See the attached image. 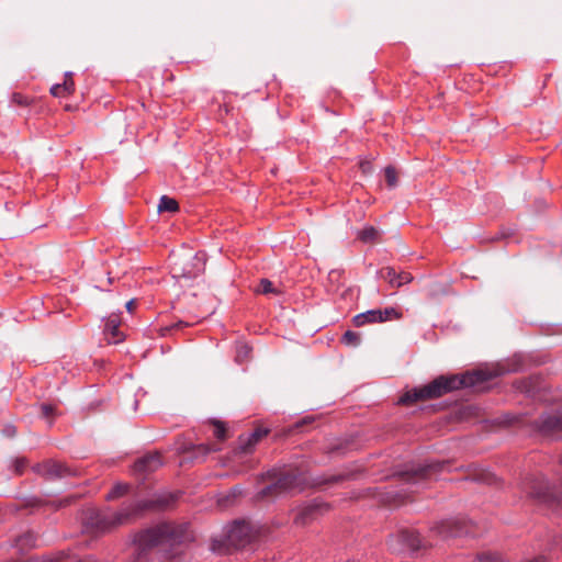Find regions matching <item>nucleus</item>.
Here are the masks:
<instances>
[{
    "label": "nucleus",
    "instance_id": "4c0bfd02",
    "mask_svg": "<svg viewBox=\"0 0 562 562\" xmlns=\"http://www.w3.org/2000/svg\"><path fill=\"white\" fill-rule=\"evenodd\" d=\"M336 274L335 271H330L329 277L333 278Z\"/></svg>",
    "mask_w": 562,
    "mask_h": 562
},
{
    "label": "nucleus",
    "instance_id": "4be33fe9",
    "mask_svg": "<svg viewBox=\"0 0 562 562\" xmlns=\"http://www.w3.org/2000/svg\"><path fill=\"white\" fill-rule=\"evenodd\" d=\"M341 342L346 346L357 347L360 344V335L352 330H347L342 337Z\"/></svg>",
    "mask_w": 562,
    "mask_h": 562
},
{
    "label": "nucleus",
    "instance_id": "c756f323",
    "mask_svg": "<svg viewBox=\"0 0 562 562\" xmlns=\"http://www.w3.org/2000/svg\"><path fill=\"white\" fill-rule=\"evenodd\" d=\"M198 451L202 454V456H205L212 451H218L220 450V447L216 446V445H210V443H202V445H199L196 447Z\"/></svg>",
    "mask_w": 562,
    "mask_h": 562
},
{
    "label": "nucleus",
    "instance_id": "a878e982",
    "mask_svg": "<svg viewBox=\"0 0 562 562\" xmlns=\"http://www.w3.org/2000/svg\"><path fill=\"white\" fill-rule=\"evenodd\" d=\"M213 425H214V430H213L214 437L216 439H218L220 441L225 440L226 432H227L225 425L221 422H213Z\"/></svg>",
    "mask_w": 562,
    "mask_h": 562
},
{
    "label": "nucleus",
    "instance_id": "f257e3e1",
    "mask_svg": "<svg viewBox=\"0 0 562 562\" xmlns=\"http://www.w3.org/2000/svg\"><path fill=\"white\" fill-rule=\"evenodd\" d=\"M179 493L161 492L153 495L147 501L133 502L124 505L120 510L90 509L87 516V524L97 530L104 531L112 527L122 525L138 513L146 509H165L176 502Z\"/></svg>",
    "mask_w": 562,
    "mask_h": 562
},
{
    "label": "nucleus",
    "instance_id": "6ab92c4d",
    "mask_svg": "<svg viewBox=\"0 0 562 562\" xmlns=\"http://www.w3.org/2000/svg\"><path fill=\"white\" fill-rule=\"evenodd\" d=\"M442 467L443 464L440 463L427 464L425 467H419L416 470H414L412 475L425 479L428 477L432 471H439Z\"/></svg>",
    "mask_w": 562,
    "mask_h": 562
},
{
    "label": "nucleus",
    "instance_id": "dca6fc26",
    "mask_svg": "<svg viewBox=\"0 0 562 562\" xmlns=\"http://www.w3.org/2000/svg\"><path fill=\"white\" fill-rule=\"evenodd\" d=\"M291 487H292V484L290 482V477L284 476L282 479H279L276 484L265 487L260 492V495H261V497H265V496L272 494V492H274L276 490H280V488L286 490V488H291Z\"/></svg>",
    "mask_w": 562,
    "mask_h": 562
},
{
    "label": "nucleus",
    "instance_id": "7ed1b4c3",
    "mask_svg": "<svg viewBox=\"0 0 562 562\" xmlns=\"http://www.w3.org/2000/svg\"><path fill=\"white\" fill-rule=\"evenodd\" d=\"M187 539V526L161 522L155 527L139 532L135 541L142 549L153 548L160 544L176 546Z\"/></svg>",
    "mask_w": 562,
    "mask_h": 562
},
{
    "label": "nucleus",
    "instance_id": "9d476101",
    "mask_svg": "<svg viewBox=\"0 0 562 562\" xmlns=\"http://www.w3.org/2000/svg\"><path fill=\"white\" fill-rule=\"evenodd\" d=\"M162 464V459L159 453H153L138 459L134 463V472L149 473L156 471Z\"/></svg>",
    "mask_w": 562,
    "mask_h": 562
},
{
    "label": "nucleus",
    "instance_id": "39448f33",
    "mask_svg": "<svg viewBox=\"0 0 562 562\" xmlns=\"http://www.w3.org/2000/svg\"><path fill=\"white\" fill-rule=\"evenodd\" d=\"M521 492L539 503H550L552 493L550 486L543 476L529 475L520 483Z\"/></svg>",
    "mask_w": 562,
    "mask_h": 562
},
{
    "label": "nucleus",
    "instance_id": "412c9836",
    "mask_svg": "<svg viewBox=\"0 0 562 562\" xmlns=\"http://www.w3.org/2000/svg\"><path fill=\"white\" fill-rule=\"evenodd\" d=\"M128 491V485L123 483L115 484L112 490L108 493L106 499L112 501L125 495Z\"/></svg>",
    "mask_w": 562,
    "mask_h": 562
},
{
    "label": "nucleus",
    "instance_id": "f03ea898",
    "mask_svg": "<svg viewBox=\"0 0 562 562\" xmlns=\"http://www.w3.org/2000/svg\"><path fill=\"white\" fill-rule=\"evenodd\" d=\"M484 380V373L481 371L468 372L461 375H440L427 385L405 392L400 397L398 403L406 405L417 401L437 398L451 391L473 386Z\"/></svg>",
    "mask_w": 562,
    "mask_h": 562
},
{
    "label": "nucleus",
    "instance_id": "72a5a7b5",
    "mask_svg": "<svg viewBox=\"0 0 562 562\" xmlns=\"http://www.w3.org/2000/svg\"><path fill=\"white\" fill-rule=\"evenodd\" d=\"M2 432L4 436L12 438L16 434V428L14 425L9 424V425L4 426V428L2 429Z\"/></svg>",
    "mask_w": 562,
    "mask_h": 562
},
{
    "label": "nucleus",
    "instance_id": "f3484780",
    "mask_svg": "<svg viewBox=\"0 0 562 562\" xmlns=\"http://www.w3.org/2000/svg\"><path fill=\"white\" fill-rule=\"evenodd\" d=\"M317 505L308 506L302 512L297 513L294 519L296 525H306L308 521L315 518L317 513H314Z\"/></svg>",
    "mask_w": 562,
    "mask_h": 562
},
{
    "label": "nucleus",
    "instance_id": "1a4fd4ad",
    "mask_svg": "<svg viewBox=\"0 0 562 562\" xmlns=\"http://www.w3.org/2000/svg\"><path fill=\"white\" fill-rule=\"evenodd\" d=\"M34 471L45 479L53 480L70 474L69 469L55 461H46L34 467Z\"/></svg>",
    "mask_w": 562,
    "mask_h": 562
},
{
    "label": "nucleus",
    "instance_id": "20e7f679",
    "mask_svg": "<svg viewBox=\"0 0 562 562\" xmlns=\"http://www.w3.org/2000/svg\"><path fill=\"white\" fill-rule=\"evenodd\" d=\"M257 532L246 521H235L232 524L225 536L226 548L225 550L217 546V541L213 542L212 549L218 553L229 551L233 549H241L249 544L255 538Z\"/></svg>",
    "mask_w": 562,
    "mask_h": 562
},
{
    "label": "nucleus",
    "instance_id": "0eeeda50",
    "mask_svg": "<svg viewBox=\"0 0 562 562\" xmlns=\"http://www.w3.org/2000/svg\"><path fill=\"white\" fill-rule=\"evenodd\" d=\"M205 262L198 254L188 258H179L171 268L175 278L193 279L204 271Z\"/></svg>",
    "mask_w": 562,
    "mask_h": 562
},
{
    "label": "nucleus",
    "instance_id": "473e14b6",
    "mask_svg": "<svg viewBox=\"0 0 562 562\" xmlns=\"http://www.w3.org/2000/svg\"><path fill=\"white\" fill-rule=\"evenodd\" d=\"M41 412L44 417H49L54 414L55 407L50 404H42L41 405Z\"/></svg>",
    "mask_w": 562,
    "mask_h": 562
},
{
    "label": "nucleus",
    "instance_id": "f704fd0d",
    "mask_svg": "<svg viewBox=\"0 0 562 562\" xmlns=\"http://www.w3.org/2000/svg\"><path fill=\"white\" fill-rule=\"evenodd\" d=\"M33 542L34 541V536L32 533H26V535H23L21 536L19 539H18V546H22L24 542Z\"/></svg>",
    "mask_w": 562,
    "mask_h": 562
},
{
    "label": "nucleus",
    "instance_id": "b1692460",
    "mask_svg": "<svg viewBox=\"0 0 562 562\" xmlns=\"http://www.w3.org/2000/svg\"><path fill=\"white\" fill-rule=\"evenodd\" d=\"M257 443L254 442V438H250V434L239 437V449L241 452H249Z\"/></svg>",
    "mask_w": 562,
    "mask_h": 562
},
{
    "label": "nucleus",
    "instance_id": "aec40b11",
    "mask_svg": "<svg viewBox=\"0 0 562 562\" xmlns=\"http://www.w3.org/2000/svg\"><path fill=\"white\" fill-rule=\"evenodd\" d=\"M379 232L373 227L369 226L358 233V238L363 243L374 241L378 238Z\"/></svg>",
    "mask_w": 562,
    "mask_h": 562
},
{
    "label": "nucleus",
    "instance_id": "bb28decb",
    "mask_svg": "<svg viewBox=\"0 0 562 562\" xmlns=\"http://www.w3.org/2000/svg\"><path fill=\"white\" fill-rule=\"evenodd\" d=\"M385 179L391 188L397 184V172L394 167L389 166L385 168Z\"/></svg>",
    "mask_w": 562,
    "mask_h": 562
},
{
    "label": "nucleus",
    "instance_id": "ddd939ff",
    "mask_svg": "<svg viewBox=\"0 0 562 562\" xmlns=\"http://www.w3.org/2000/svg\"><path fill=\"white\" fill-rule=\"evenodd\" d=\"M432 531L437 532L442 538L448 537H458L463 533L460 521L456 519H449L438 522Z\"/></svg>",
    "mask_w": 562,
    "mask_h": 562
},
{
    "label": "nucleus",
    "instance_id": "cd10ccee",
    "mask_svg": "<svg viewBox=\"0 0 562 562\" xmlns=\"http://www.w3.org/2000/svg\"><path fill=\"white\" fill-rule=\"evenodd\" d=\"M477 562H504L498 553H482L477 557Z\"/></svg>",
    "mask_w": 562,
    "mask_h": 562
},
{
    "label": "nucleus",
    "instance_id": "c9c22d12",
    "mask_svg": "<svg viewBox=\"0 0 562 562\" xmlns=\"http://www.w3.org/2000/svg\"><path fill=\"white\" fill-rule=\"evenodd\" d=\"M249 352V348L247 345H243L238 348L237 358L247 357Z\"/></svg>",
    "mask_w": 562,
    "mask_h": 562
},
{
    "label": "nucleus",
    "instance_id": "4468645a",
    "mask_svg": "<svg viewBox=\"0 0 562 562\" xmlns=\"http://www.w3.org/2000/svg\"><path fill=\"white\" fill-rule=\"evenodd\" d=\"M75 91V82L72 80V72H66L64 82L54 85L50 88V93L57 98H66Z\"/></svg>",
    "mask_w": 562,
    "mask_h": 562
},
{
    "label": "nucleus",
    "instance_id": "7c9ffc66",
    "mask_svg": "<svg viewBox=\"0 0 562 562\" xmlns=\"http://www.w3.org/2000/svg\"><path fill=\"white\" fill-rule=\"evenodd\" d=\"M268 435L267 429L257 428L250 434V438H254V442H259L263 437Z\"/></svg>",
    "mask_w": 562,
    "mask_h": 562
},
{
    "label": "nucleus",
    "instance_id": "a211bd4d",
    "mask_svg": "<svg viewBox=\"0 0 562 562\" xmlns=\"http://www.w3.org/2000/svg\"><path fill=\"white\" fill-rule=\"evenodd\" d=\"M179 209L178 202L167 195H162L159 200L158 212H176Z\"/></svg>",
    "mask_w": 562,
    "mask_h": 562
},
{
    "label": "nucleus",
    "instance_id": "2f4dec72",
    "mask_svg": "<svg viewBox=\"0 0 562 562\" xmlns=\"http://www.w3.org/2000/svg\"><path fill=\"white\" fill-rule=\"evenodd\" d=\"M183 326H187V323H183V322L175 323L171 326H167V327L161 328L160 329V335L161 336H166L170 330L176 329V328H182Z\"/></svg>",
    "mask_w": 562,
    "mask_h": 562
},
{
    "label": "nucleus",
    "instance_id": "393cba45",
    "mask_svg": "<svg viewBox=\"0 0 562 562\" xmlns=\"http://www.w3.org/2000/svg\"><path fill=\"white\" fill-rule=\"evenodd\" d=\"M11 102L19 106H27L31 104L32 99L20 92H14L11 97Z\"/></svg>",
    "mask_w": 562,
    "mask_h": 562
},
{
    "label": "nucleus",
    "instance_id": "e433bc0d",
    "mask_svg": "<svg viewBox=\"0 0 562 562\" xmlns=\"http://www.w3.org/2000/svg\"><path fill=\"white\" fill-rule=\"evenodd\" d=\"M135 305V300H131L126 303V310L132 313Z\"/></svg>",
    "mask_w": 562,
    "mask_h": 562
},
{
    "label": "nucleus",
    "instance_id": "c85d7f7f",
    "mask_svg": "<svg viewBox=\"0 0 562 562\" xmlns=\"http://www.w3.org/2000/svg\"><path fill=\"white\" fill-rule=\"evenodd\" d=\"M27 465L25 458H16L13 460V469L16 474H22Z\"/></svg>",
    "mask_w": 562,
    "mask_h": 562
},
{
    "label": "nucleus",
    "instance_id": "5701e85b",
    "mask_svg": "<svg viewBox=\"0 0 562 562\" xmlns=\"http://www.w3.org/2000/svg\"><path fill=\"white\" fill-rule=\"evenodd\" d=\"M259 293L262 294H276L279 295L281 292L276 289L272 282L268 279H262L259 283L258 290Z\"/></svg>",
    "mask_w": 562,
    "mask_h": 562
},
{
    "label": "nucleus",
    "instance_id": "9b49d317",
    "mask_svg": "<svg viewBox=\"0 0 562 562\" xmlns=\"http://www.w3.org/2000/svg\"><path fill=\"white\" fill-rule=\"evenodd\" d=\"M121 319L117 315L108 317L104 324V335L109 344H119L123 341L124 336L120 331Z\"/></svg>",
    "mask_w": 562,
    "mask_h": 562
},
{
    "label": "nucleus",
    "instance_id": "423d86ee",
    "mask_svg": "<svg viewBox=\"0 0 562 562\" xmlns=\"http://www.w3.org/2000/svg\"><path fill=\"white\" fill-rule=\"evenodd\" d=\"M403 314L395 307H385L383 310H369L367 312L357 314L352 318V323L357 327L364 326L367 324L383 323L387 321H394L402 318Z\"/></svg>",
    "mask_w": 562,
    "mask_h": 562
},
{
    "label": "nucleus",
    "instance_id": "f8f14e48",
    "mask_svg": "<svg viewBox=\"0 0 562 562\" xmlns=\"http://www.w3.org/2000/svg\"><path fill=\"white\" fill-rule=\"evenodd\" d=\"M380 274H381V278L389 281L390 285L393 288H400L404 284L409 283L413 280V277L411 273L405 272V271L397 273L395 271V269L392 267H386V268L382 269Z\"/></svg>",
    "mask_w": 562,
    "mask_h": 562
},
{
    "label": "nucleus",
    "instance_id": "2eb2a0df",
    "mask_svg": "<svg viewBox=\"0 0 562 562\" xmlns=\"http://www.w3.org/2000/svg\"><path fill=\"white\" fill-rule=\"evenodd\" d=\"M398 539L407 549L412 551H416L425 546L419 533L415 530L400 531Z\"/></svg>",
    "mask_w": 562,
    "mask_h": 562
},
{
    "label": "nucleus",
    "instance_id": "6e6552de",
    "mask_svg": "<svg viewBox=\"0 0 562 562\" xmlns=\"http://www.w3.org/2000/svg\"><path fill=\"white\" fill-rule=\"evenodd\" d=\"M537 427L542 435L555 436L562 432V412L547 413L540 416Z\"/></svg>",
    "mask_w": 562,
    "mask_h": 562
}]
</instances>
